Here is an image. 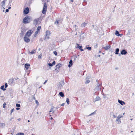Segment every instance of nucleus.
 Listing matches in <instances>:
<instances>
[{"label":"nucleus","mask_w":135,"mask_h":135,"mask_svg":"<svg viewBox=\"0 0 135 135\" xmlns=\"http://www.w3.org/2000/svg\"><path fill=\"white\" fill-rule=\"evenodd\" d=\"M32 20V18L30 16H26L25 17L23 20V22L24 23H29Z\"/></svg>","instance_id":"obj_1"},{"label":"nucleus","mask_w":135,"mask_h":135,"mask_svg":"<svg viewBox=\"0 0 135 135\" xmlns=\"http://www.w3.org/2000/svg\"><path fill=\"white\" fill-rule=\"evenodd\" d=\"M47 8V6L46 3H44V7L42 10V13L43 14H45L46 13Z\"/></svg>","instance_id":"obj_2"},{"label":"nucleus","mask_w":135,"mask_h":135,"mask_svg":"<svg viewBox=\"0 0 135 135\" xmlns=\"http://www.w3.org/2000/svg\"><path fill=\"white\" fill-rule=\"evenodd\" d=\"M32 32L33 31L32 30H28L26 34L25 35L29 37L31 36V34Z\"/></svg>","instance_id":"obj_3"},{"label":"nucleus","mask_w":135,"mask_h":135,"mask_svg":"<svg viewBox=\"0 0 135 135\" xmlns=\"http://www.w3.org/2000/svg\"><path fill=\"white\" fill-rule=\"evenodd\" d=\"M101 84L98 83L97 84L95 88V90H100L101 89Z\"/></svg>","instance_id":"obj_4"},{"label":"nucleus","mask_w":135,"mask_h":135,"mask_svg":"<svg viewBox=\"0 0 135 135\" xmlns=\"http://www.w3.org/2000/svg\"><path fill=\"white\" fill-rule=\"evenodd\" d=\"M50 33L49 31H47L46 32V36L45 38V39H49V35Z\"/></svg>","instance_id":"obj_5"},{"label":"nucleus","mask_w":135,"mask_h":135,"mask_svg":"<svg viewBox=\"0 0 135 135\" xmlns=\"http://www.w3.org/2000/svg\"><path fill=\"white\" fill-rule=\"evenodd\" d=\"M29 37L25 35L23 38L24 41L27 43L29 42L30 41Z\"/></svg>","instance_id":"obj_6"},{"label":"nucleus","mask_w":135,"mask_h":135,"mask_svg":"<svg viewBox=\"0 0 135 135\" xmlns=\"http://www.w3.org/2000/svg\"><path fill=\"white\" fill-rule=\"evenodd\" d=\"M36 51V50L35 49H33L31 51H28V54L29 55H32L33 54H35Z\"/></svg>","instance_id":"obj_7"},{"label":"nucleus","mask_w":135,"mask_h":135,"mask_svg":"<svg viewBox=\"0 0 135 135\" xmlns=\"http://www.w3.org/2000/svg\"><path fill=\"white\" fill-rule=\"evenodd\" d=\"M29 8L28 7H27L24 9L23 13L25 14H27L29 13Z\"/></svg>","instance_id":"obj_8"},{"label":"nucleus","mask_w":135,"mask_h":135,"mask_svg":"<svg viewBox=\"0 0 135 135\" xmlns=\"http://www.w3.org/2000/svg\"><path fill=\"white\" fill-rule=\"evenodd\" d=\"M80 37L81 39L82 40H83L85 37V34L84 33H82L80 35Z\"/></svg>","instance_id":"obj_9"},{"label":"nucleus","mask_w":135,"mask_h":135,"mask_svg":"<svg viewBox=\"0 0 135 135\" xmlns=\"http://www.w3.org/2000/svg\"><path fill=\"white\" fill-rule=\"evenodd\" d=\"M118 102L120 104L122 105H123L125 104V103L124 102L120 100L119 99L118 100Z\"/></svg>","instance_id":"obj_10"},{"label":"nucleus","mask_w":135,"mask_h":135,"mask_svg":"<svg viewBox=\"0 0 135 135\" xmlns=\"http://www.w3.org/2000/svg\"><path fill=\"white\" fill-rule=\"evenodd\" d=\"M64 82L63 81H60L59 84V86H60V88H61V87H62L63 85H64Z\"/></svg>","instance_id":"obj_11"},{"label":"nucleus","mask_w":135,"mask_h":135,"mask_svg":"<svg viewBox=\"0 0 135 135\" xmlns=\"http://www.w3.org/2000/svg\"><path fill=\"white\" fill-rule=\"evenodd\" d=\"M127 53L125 50H123L120 53L122 55H126Z\"/></svg>","instance_id":"obj_12"},{"label":"nucleus","mask_w":135,"mask_h":135,"mask_svg":"<svg viewBox=\"0 0 135 135\" xmlns=\"http://www.w3.org/2000/svg\"><path fill=\"white\" fill-rule=\"evenodd\" d=\"M30 66V65L29 64H26L25 65V67L26 70H28Z\"/></svg>","instance_id":"obj_13"},{"label":"nucleus","mask_w":135,"mask_h":135,"mask_svg":"<svg viewBox=\"0 0 135 135\" xmlns=\"http://www.w3.org/2000/svg\"><path fill=\"white\" fill-rule=\"evenodd\" d=\"M7 0H4L1 3V5L2 7H4L5 6V2Z\"/></svg>","instance_id":"obj_14"},{"label":"nucleus","mask_w":135,"mask_h":135,"mask_svg":"<svg viewBox=\"0 0 135 135\" xmlns=\"http://www.w3.org/2000/svg\"><path fill=\"white\" fill-rule=\"evenodd\" d=\"M110 47V45L106 46L105 47H103V48H104L105 50H108Z\"/></svg>","instance_id":"obj_15"},{"label":"nucleus","mask_w":135,"mask_h":135,"mask_svg":"<svg viewBox=\"0 0 135 135\" xmlns=\"http://www.w3.org/2000/svg\"><path fill=\"white\" fill-rule=\"evenodd\" d=\"M38 21L39 19L38 18L35 19L33 21V23L35 25L37 24Z\"/></svg>","instance_id":"obj_16"},{"label":"nucleus","mask_w":135,"mask_h":135,"mask_svg":"<svg viewBox=\"0 0 135 135\" xmlns=\"http://www.w3.org/2000/svg\"><path fill=\"white\" fill-rule=\"evenodd\" d=\"M103 98L104 99H106V98L108 99V96L109 95L108 94H103Z\"/></svg>","instance_id":"obj_17"},{"label":"nucleus","mask_w":135,"mask_h":135,"mask_svg":"<svg viewBox=\"0 0 135 135\" xmlns=\"http://www.w3.org/2000/svg\"><path fill=\"white\" fill-rule=\"evenodd\" d=\"M115 122L117 124H120L121 123L120 120L119 119H117L115 120Z\"/></svg>","instance_id":"obj_18"},{"label":"nucleus","mask_w":135,"mask_h":135,"mask_svg":"<svg viewBox=\"0 0 135 135\" xmlns=\"http://www.w3.org/2000/svg\"><path fill=\"white\" fill-rule=\"evenodd\" d=\"M73 61L72 60H70L69 62V64L68 65V67L70 68V67L72 65H73Z\"/></svg>","instance_id":"obj_19"},{"label":"nucleus","mask_w":135,"mask_h":135,"mask_svg":"<svg viewBox=\"0 0 135 135\" xmlns=\"http://www.w3.org/2000/svg\"><path fill=\"white\" fill-rule=\"evenodd\" d=\"M17 79H18V78H17V79H15V80H16ZM14 79H9V82H11V83H13V81H14Z\"/></svg>","instance_id":"obj_20"},{"label":"nucleus","mask_w":135,"mask_h":135,"mask_svg":"<svg viewBox=\"0 0 135 135\" xmlns=\"http://www.w3.org/2000/svg\"><path fill=\"white\" fill-rule=\"evenodd\" d=\"M82 46H79L78 44H77V46L76 47V48H78L80 50L82 48Z\"/></svg>","instance_id":"obj_21"},{"label":"nucleus","mask_w":135,"mask_h":135,"mask_svg":"<svg viewBox=\"0 0 135 135\" xmlns=\"http://www.w3.org/2000/svg\"><path fill=\"white\" fill-rule=\"evenodd\" d=\"M59 95L61 97H63L64 96V93L62 92H60L59 93Z\"/></svg>","instance_id":"obj_22"},{"label":"nucleus","mask_w":135,"mask_h":135,"mask_svg":"<svg viewBox=\"0 0 135 135\" xmlns=\"http://www.w3.org/2000/svg\"><path fill=\"white\" fill-rule=\"evenodd\" d=\"M115 35H117L118 36H119L120 35L119 34V32L117 30L115 31Z\"/></svg>","instance_id":"obj_23"},{"label":"nucleus","mask_w":135,"mask_h":135,"mask_svg":"<svg viewBox=\"0 0 135 135\" xmlns=\"http://www.w3.org/2000/svg\"><path fill=\"white\" fill-rule=\"evenodd\" d=\"M61 64H59L58 65H56V68L55 69V70H56V69H57V68L59 69L60 66V65Z\"/></svg>","instance_id":"obj_24"},{"label":"nucleus","mask_w":135,"mask_h":135,"mask_svg":"<svg viewBox=\"0 0 135 135\" xmlns=\"http://www.w3.org/2000/svg\"><path fill=\"white\" fill-rule=\"evenodd\" d=\"M119 51V49L118 48H117L115 50V54H118V52Z\"/></svg>","instance_id":"obj_25"},{"label":"nucleus","mask_w":135,"mask_h":135,"mask_svg":"<svg viewBox=\"0 0 135 135\" xmlns=\"http://www.w3.org/2000/svg\"><path fill=\"white\" fill-rule=\"evenodd\" d=\"M4 85L1 86L0 88L2 90H3L4 91L6 90V88H4Z\"/></svg>","instance_id":"obj_26"},{"label":"nucleus","mask_w":135,"mask_h":135,"mask_svg":"<svg viewBox=\"0 0 135 135\" xmlns=\"http://www.w3.org/2000/svg\"><path fill=\"white\" fill-rule=\"evenodd\" d=\"M5 126V124L3 123H0V127H2Z\"/></svg>","instance_id":"obj_27"},{"label":"nucleus","mask_w":135,"mask_h":135,"mask_svg":"<svg viewBox=\"0 0 135 135\" xmlns=\"http://www.w3.org/2000/svg\"><path fill=\"white\" fill-rule=\"evenodd\" d=\"M100 98L99 97H97L96 98V100H95V102L99 100L100 99Z\"/></svg>","instance_id":"obj_28"},{"label":"nucleus","mask_w":135,"mask_h":135,"mask_svg":"<svg viewBox=\"0 0 135 135\" xmlns=\"http://www.w3.org/2000/svg\"><path fill=\"white\" fill-rule=\"evenodd\" d=\"M41 29V27L40 26H38L37 29L36 31H39Z\"/></svg>","instance_id":"obj_29"},{"label":"nucleus","mask_w":135,"mask_h":135,"mask_svg":"<svg viewBox=\"0 0 135 135\" xmlns=\"http://www.w3.org/2000/svg\"><path fill=\"white\" fill-rule=\"evenodd\" d=\"M123 117V116H122L121 115H119L117 117V119H119L122 117Z\"/></svg>","instance_id":"obj_30"},{"label":"nucleus","mask_w":135,"mask_h":135,"mask_svg":"<svg viewBox=\"0 0 135 135\" xmlns=\"http://www.w3.org/2000/svg\"><path fill=\"white\" fill-rule=\"evenodd\" d=\"M38 33V31H36V32H35V34L34 35V37H36V36L37 35Z\"/></svg>","instance_id":"obj_31"},{"label":"nucleus","mask_w":135,"mask_h":135,"mask_svg":"<svg viewBox=\"0 0 135 135\" xmlns=\"http://www.w3.org/2000/svg\"><path fill=\"white\" fill-rule=\"evenodd\" d=\"M86 25V23H83L81 24V26L83 27H85Z\"/></svg>","instance_id":"obj_32"},{"label":"nucleus","mask_w":135,"mask_h":135,"mask_svg":"<svg viewBox=\"0 0 135 135\" xmlns=\"http://www.w3.org/2000/svg\"><path fill=\"white\" fill-rule=\"evenodd\" d=\"M66 102L68 104H69V101L68 98H67L66 99Z\"/></svg>","instance_id":"obj_33"},{"label":"nucleus","mask_w":135,"mask_h":135,"mask_svg":"<svg viewBox=\"0 0 135 135\" xmlns=\"http://www.w3.org/2000/svg\"><path fill=\"white\" fill-rule=\"evenodd\" d=\"M16 107H18V108H19L20 107V104H17V103L16 104Z\"/></svg>","instance_id":"obj_34"},{"label":"nucleus","mask_w":135,"mask_h":135,"mask_svg":"<svg viewBox=\"0 0 135 135\" xmlns=\"http://www.w3.org/2000/svg\"><path fill=\"white\" fill-rule=\"evenodd\" d=\"M6 104L5 103H4L3 104V107L4 108H5L6 105Z\"/></svg>","instance_id":"obj_35"},{"label":"nucleus","mask_w":135,"mask_h":135,"mask_svg":"<svg viewBox=\"0 0 135 135\" xmlns=\"http://www.w3.org/2000/svg\"><path fill=\"white\" fill-rule=\"evenodd\" d=\"M53 53H54V54L56 55V56L57 55V52L55 51H54L53 52Z\"/></svg>","instance_id":"obj_36"},{"label":"nucleus","mask_w":135,"mask_h":135,"mask_svg":"<svg viewBox=\"0 0 135 135\" xmlns=\"http://www.w3.org/2000/svg\"><path fill=\"white\" fill-rule=\"evenodd\" d=\"M87 49H88L89 50L91 49V47H86V48Z\"/></svg>","instance_id":"obj_37"},{"label":"nucleus","mask_w":135,"mask_h":135,"mask_svg":"<svg viewBox=\"0 0 135 135\" xmlns=\"http://www.w3.org/2000/svg\"><path fill=\"white\" fill-rule=\"evenodd\" d=\"M53 108H54V107L53 106H52L51 108V109L50 110L49 112H52L53 111L52 109Z\"/></svg>","instance_id":"obj_38"},{"label":"nucleus","mask_w":135,"mask_h":135,"mask_svg":"<svg viewBox=\"0 0 135 135\" xmlns=\"http://www.w3.org/2000/svg\"><path fill=\"white\" fill-rule=\"evenodd\" d=\"M90 82V80H87L86 81L85 83L87 84L88 83Z\"/></svg>","instance_id":"obj_39"},{"label":"nucleus","mask_w":135,"mask_h":135,"mask_svg":"<svg viewBox=\"0 0 135 135\" xmlns=\"http://www.w3.org/2000/svg\"><path fill=\"white\" fill-rule=\"evenodd\" d=\"M14 110V109L13 108L11 110V113L12 112H13Z\"/></svg>","instance_id":"obj_40"},{"label":"nucleus","mask_w":135,"mask_h":135,"mask_svg":"<svg viewBox=\"0 0 135 135\" xmlns=\"http://www.w3.org/2000/svg\"><path fill=\"white\" fill-rule=\"evenodd\" d=\"M5 88H7V87L8 86V85H7V83H5Z\"/></svg>","instance_id":"obj_41"},{"label":"nucleus","mask_w":135,"mask_h":135,"mask_svg":"<svg viewBox=\"0 0 135 135\" xmlns=\"http://www.w3.org/2000/svg\"><path fill=\"white\" fill-rule=\"evenodd\" d=\"M38 59H41V55H39L38 56Z\"/></svg>","instance_id":"obj_42"},{"label":"nucleus","mask_w":135,"mask_h":135,"mask_svg":"<svg viewBox=\"0 0 135 135\" xmlns=\"http://www.w3.org/2000/svg\"><path fill=\"white\" fill-rule=\"evenodd\" d=\"M35 103L36 104H37V105H38V102L37 100H36Z\"/></svg>","instance_id":"obj_43"},{"label":"nucleus","mask_w":135,"mask_h":135,"mask_svg":"<svg viewBox=\"0 0 135 135\" xmlns=\"http://www.w3.org/2000/svg\"><path fill=\"white\" fill-rule=\"evenodd\" d=\"M48 65H49V66H53V65H52V64H51V63H49L48 64Z\"/></svg>","instance_id":"obj_44"},{"label":"nucleus","mask_w":135,"mask_h":135,"mask_svg":"<svg viewBox=\"0 0 135 135\" xmlns=\"http://www.w3.org/2000/svg\"><path fill=\"white\" fill-rule=\"evenodd\" d=\"M55 61H53V62H52V64L53 65H55Z\"/></svg>","instance_id":"obj_45"},{"label":"nucleus","mask_w":135,"mask_h":135,"mask_svg":"<svg viewBox=\"0 0 135 135\" xmlns=\"http://www.w3.org/2000/svg\"><path fill=\"white\" fill-rule=\"evenodd\" d=\"M25 32V31L24 30H22L21 31V33H23L24 32Z\"/></svg>","instance_id":"obj_46"},{"label":"nucleus","mask_w":135,"mask_h":135,"mask_svg":"<svg viewBox=\"0 0 135 135\" xmlns=\"http://www.w3.org/2000/svg\"><path fill=\"white\" fill-rule=\"evenodd\" d=\"M95 112H94L92 113H91V114H89V116H91V115H92L94 113H95Z\"/></svg>","instance_id":"obj_47"},{"label":"nucleus","mask_w":135,"mask_h":135,"mask_svg":"<svg viewBox=\"0 0 135 135\" xmlns=\"http://www.w3.org/2000/svg\"><path fill=\"white\" fill-rule=\"evenodd\" d=\"M76 25H75L74 26V27H75V31H76V30H77L76 28Z\"/></svg>","instance_id":"obj_48"},{"label":"nucleus","mask_w":135,"mask_h":135,"mask_svg":"<svg viewBox=\"0 0 135 135\" xmlns=\"http://www.w3.org/2000/svg\"><path fill=\"white\" fill-rule=\"evenodd\" d=\"M47 80H46L45 82H44V84H45L46 83H47Z\"/></svg>","instance_id":"obj_49"},{"label":"nucleus","mask_w":135,"mask_h":135,"mask_svg":"<svg viewBox=\"0 0 135 135\" xmlns=\"http://www.w3.org/2000/svg\"><path fill=\"white\" fill-rule=\"evenodd\" d=\"M9 11V10L8 9H7L6 10V12H8Z\"/></svg>","instance_id":"obj_50"},{"label":"nucleus","mask_w":135,"mask_h":135,"mask_svg":"<svg viewBox=\"0 0 135 135\" xmlns=\"http://www.w3.org/2000/svg\"><path fill=\"white\" fill-rule=\"evenodd\" d=\"M20 135H25L23 133H20Z\"/></svg>","instance_id":"obj_51"},{"label":"nucleus","mask_w":135,"mask_h":135,"mask_svg":"<svg viewBox=\"0 0 135 135\" xmlns=\"http://www.w3.org/2000/svg\"><path fill=\"white\" fill-rule=\"evenodd\" d=\"M2 9H3V12H4V9H5V8H4V7H3V8H2Z\"/></svg>","instance_id":"obj_52"},{"label":"nucleus","mask_w":135,"mask_h":135,"mask_svg":"<svg viewBox=\"0 0 135 135\" xmlns=\"http://www.w3.org/2000/svg\"><path fill=\"white\" fill-rule=\"evenodd\" d=\"M55 23L56 24L57 23V24H58L59 23L58 21H56L55 22Z\"/></svg>","instance_id":"obj_53"},{"label":"nucleus","mask_w":135,"mask_h":135,"mask_svg":"<svg viewBox=\"0 0 135 135\" xmlns=\"http://www.w3.org/2000/svg\"><path fill=\"white\" fill-rule=\"evenodd\" d=\"M64 104H64V103H63L62 104H61V106H64Z\"/></svg>","instance_id":"obj_54"},{"label":"nucleus","mask_w":135,"mask_h":135,"mask_svg":"<svg viewBox=\"0 0 135 135\" xmlns=\"http://www.w3.org/2000/svg\"><path fill=\"white\" fill-rule=\"evenodd\" d=\"M33 99H34V100H35V99H36V98H35V97H33Z\"/></svg>","instance_id":"obj_55"},{"label":"nucleus","mask_w":135,"mask_h":135,"mask_svg":"<svg viewBox=\"0 0 135 135\" xmlns=\"http://www.w3.org/2000/svg\"><path fill=\"white\" fill-rule=\"evenodd\" d=\"M113 117L114 118H116V116L114 115H113Z\"/></svg>","instance_id":"obj_56"},{"label":"nucleus","mask_w":135,"mask_h":135,"mask_svg":"<svg viewBox=\"0 0 135 135\" xmlns=\"http://www.w3.org/2000/svg\"><path fill=\"white\" fill-rule=\"evenodd\" d=\"M20 108H16V109L17 110H18L19 109H20Z\"/></svg>","instance_id":"obj_57"},{"label":"nucleus","mask_w":135,"mask_h":135,"mask_svg":"<svg viewBox=\"0 0 135 135\" xmlns=\"http://www.w3.org/2000/svg\"><path fill=\"white\" fill-rule=\"evenodd\" d=\"M70 1L72 2H73L74 1V0H71Z\"/></svg>","instance_id":"obj_58"},{"label":"nucleus","mask_w":135,"mask_h":135,"mask_svg":"<svg viewBox=\"0 0 135 135\" xmlns=\"http://www.w3.org/2000/svg\"><path fill=\"white\" fill-rule=\"evenodd\" d=\"M80 50L81 51H83L84 50L83 49H80Z\"/></svg>","instance_id":"obj_59"},{"label":"nucleus","mask_w":135,"mask_h":135,"mask_svg":"<svg viewBox=\"0 0 135 135\" xmlns=\"http://www.w3.org/2000/svg\"><path fill=\"white\" fill-rule=\"evenodd\" d=\"M16 135H20V133H18L17 134H16Z\"/></svg>","instance_id":"obj_60"},{"label":"nucleus","mask_w":135,"mask_h":135,"mask_svg":"<svg viewBox=\"0 0 135 135\" xmlns=\"http://www.w3.org/2000/svg\"><path fill=\"white\" fill-rule=\"evenodd\" d=\"M52 119H53V118H52V117H51V118H50V119H51V120H52Z\"/></svg>","instance_id":"obj_61"},{"label":"nucleus","mask_w":135,"mask_h":135,"mask_svg":"<svg viewBox=\"0 0 135 135\" xmlns=\"http://www.w3.org/2000/svg\"><path fill=\"white\" fill-rule=\"evenodd\" d=\"M1 91H0V95H1Z\"/></svg>","instance_id":"obj_62"},{"label":"nucleus","mask_w":135,"mask_h":135,"mask_svg":"<svg viewBox=\"0 0 135 135\" xmlns=\"http://www.w3.org/2000/svg\"><path fill=\"white\" fill-rule=\"evenodd\" d=\"M119 55V56H120V55H120V54H119V55Z\"/></svg>","instance_id":"obj_63"},{"label":"nucleus","mask_w":135,"mask_h":135,"mask_svg":"<svg viewBox=\"0 0 135 135\" xmlns=\"http://www.w3.org/2000/svg\"><path fill=\"white\" fill-rule=\"evenodd\" d=\"M30 122V120H28V122Z\"/></svg>","instance_id":"obj_64"}]
</instances>
